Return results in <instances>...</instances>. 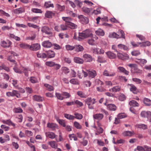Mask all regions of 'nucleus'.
I'll return each mask as SVG.
<instances>
[{
  "mask_svg": "<svg viewBox=\"0 0 151 151\" xmlns=\"http://www.w3.org/2000/svg\"><path fill=\"white\" fill-rule=\"evenodd\" d=\"M118 47L120 49H123L124 50H128V48L126 46L122 44H119Z\"/></svg>",
  "mask_w": 151,
  "mask_h": 151,
  "instance_id": "obj_37",
  "label": "nucleus"
},
{
  "mask_svg": "<svg viewBox=\"0 0 151 151\" xmlns=\"http://www.w3.org/2000/svg\"><path fill=\"white\" fill-rule=\"evenodd\" d=\"M85 38H86V37L84 34L83 31L81 33H79V35L78 39V40L80 41L81 39H83Z\"/></svg>",
  "mask_w": 151,
  "mask_h": 151,
  "instance_id": "obj_28",
  "label": "nucleus"
},
{
  "mask_svg": "<svg viewBox=\"0 0 151 151\" xmlns=\"http://www.w3.org/2000/svg\"><path fill=\"white\" fill-rule=\"evenodd\" d=\"M138 44H140V46L142 47L149 46L150 45V42L148 41L142 42V43H139Z\"/></svg>",
  "mask_w": 151,
  "mask_h": 151,
  "instance_id": "obj_34",
  "label": "nucleus"
},
{
  "mask_svg": "<svg viewBox=\"0 0 151 151\" xmlns=\"http://www.w3.org/2000/svg\"><path fill=\"white\" fill-rule=\"evenodd\" d=\"M44 86L47 88V90L49 91H53L54 90V88L53 87L49 84H45Z\"/></svg>",
  "mask_w": 151,
  "mask_h": 151,
  "instance_id": "obj_38",
  "label": "nucleus"
},
{
  "mask_svg": "<svg viewBox=\"0 0 151 151\" xmlns=\"http://www.w3.org/2000/svg\"><path fill=\"white\" fill-rule=\"evenodd\" d=\"M69 137L70 140H72L73 139V140L75 141H76L78 139L76 136L74 134H69Z\"/></svg>",
  "mask_w": 151,
  "mask_h": 151,
  "instance_id": "obj_57",
  "label": "nucleus"
},
{
  "mask_svg": "<svg viewBox=\"0 0 151 151\" xmlns=\"http://www.w3.org/2000/svg\"><path fill=\"white\" fill-rule=\"evenodd\" d=\"M68 25H69L70 26V27L71 29H76L77 27V25L71 22L70 23H69Z\"/></svg>",
  "mask_w": 151,
  "mask_h": 151,
  "instance_id": "obj_59",
  "label": "nucleus"
},
{
  "mask_svg": "<svg viewBox=\"0 0 151 151\" xmlns=\"http://www.w3.org/2000/svg\"><path fill=\"white\" fill-rule=\"evenodd\" d=\"M84 34L85 35L86 38L92 37L93 34L91 30L89 29H87L83 31Z\"/></svg>",
  "mask_w": 151,
  "mask_h": 151,
  "instance_id": "obj_10",
  "label": "nucleus"
},
{
  "mask_svg": "<svg viewBox=\"0 0 151 151\" xmlns=\"http://www.w3.org/2000/svg\"><path fill=\"white\" fill-rule=\"evenodd\" d=\"M42 45L45 47L50 48L52 46V44L49 41L47 40L43 42L42 43Z\"/></svg>",
  "mask_w": 151,
  "mask_h": 151,
  "instance_id": "obj_8",
  "label": "nucleus"
},
{
  "mask_svg": "<svg viewBox=\"0 0 151 151\" xmlns=\"http://www.w3.org/2000/svg\"><path fill=\"white\" fill-rule=\"evenodd\" d=\"M45 134L47 137L52 139H54L55 137L54 133L52 132H47Z\"/></svg>",
  "mask_w": 151,
  "mask_h": 151,
  "instance_id": "obj_16",
  "label": "nucleus"
},
{
  "mask_svg": "<svg viewBox=\"0 0 151 151\" xmlns=\"http://www.w3.org/2000/svg\"><path fill=\"white\" fill-rule=\"evenodd\" d=\"M74 104H75L79 106H82L83 105V103L78 100H76L74 101Z\"/></svg>",
  "mask_w": 151,
  "mask_h": 151,
  "instance_id": "obj_63",
  "label": "nucleus"
},
{
  "mask_svg": "<svg viewBox=\"0 0 151 151\" xmlns=\"http://www.w3.org/2000/svg\"><path fill=\"white\" fill-rule=\"evenodd\" d=\"M0 16H4L7 17H9L10 16V15L9 14L6 12L2 10H0Z\"/></svg>",
  "mask_w": 151,
  "mask_h": 151,
  "instance_id": "obj_44",
  "label": "nucleus"
},
{
  "mask_svg": "<svg viewBox=\"0 0 151 151\" xmlns=\"http://www.w3.org/2000/svg\"><path fill=\"white\" fill-rule=\"evenodd\" d=\"M75 50L76 51H81L83 50V47L80 45H76L75 46Z\"/></svg>",
  "mask_w": 151,
  "mask_h": 151,
  "instance_id": "obj_32",
  "label": "nucleus"
},
{
  "mask_svg": "<svg viewBox=\"0 0 151 151\" xmlns=\"http://www.w3.org/2000/svg\"><path fill=\"white\" fill-rule=\"evenodd\" d=\"M14 96H15L17 98H19L20 97V95L18 91H17L13 90Z\"/></svg>",
  "mask_w": 151,
  "mask_h": 151,
  "instance_id": "obj_54",
  "label": "nucleus"
},
{
  "mask_svg": "<svg viewBox=\"0 0 151 151\" xmlns=\"http://www.w3.org/2000/svg\"><path fill=\"white\" fill-rule=\"evenodd\" d=\"M74 60L75 62L79 64H82L84 61L83 59L80 57H74Z\"/></svg>",
  "mask_w": 151,
  "mask_h": 151,
  "instance_id": "obj_22",
  "label": "nucleus"
},
{
  "mask_svg": "<svg viewBox=\"0 0 151 151\" xmlns=\"http://www.w3.org/2000/svg\"><path fill=\"white\" fill-rule=\"evenodd\" d=\"M118 69L120 72L124 73L125 74L127 75L129 74V72L126 70L123 67L119 66L118 68Z\"/></svg>",
  "mask_w": 151,
  "mask_h": 151,
  "instance_id": "obj_27",
  "label": "nucleus"
},
{
  "mask_svg": "<svg viewBox=\"0 0 151 151\" xmlns=\"http://www.w3.org/2000/svg\"><path fill=\"white\" fill-rule=\"evenodd\" d=\"M64 115L65 118L70 120H73L75 118L74 116L68 114H65Z\"/></svg>",
  "mask_w": 151,
  "mask_h": 151,
  "instance_id": "obj_39",
  "label": "nucleus"
},
{
  "mask_svg": "<svg viewBox=\"0 0 151 151\" xmlns=\"http://www.w3.org/2000/svg\"><path fill=\"white\" fill-rule=\"evenodd\" d=\"M45 64L48 66L52 67L55 65V63L54 62L52 61H47L46 62Z\"/></svg>",
  "mask_w": 151,
  "mask_h": 151,
  "instance_id": "obj_51",
  "label": "nucleus"
},
{
  "mask_svg": "<svg viewBox=\"0 0 151 151\" xmlns=\"http://www.w3.org/2000/svg\"><path fill=\"white\" fill-rule=\"evenodd\" d=\"M121 90V87L119 86H115L109 90V91L113 92H119Z\"/></svg>",
  "mask_w": 151,
  "mask_h": 151,
  "instance_id": "obj_18",
  "label": "nucleus"
},
{
  "mask_svg": "<svg viewBox=\"0 0 151 151\" xmlns=\"http://www.w3.org/2000/svg\"><path fill=\"white\" fill-rule=\"evenodd\" d=\"M140 115L141 117L144 118L147 117L149 120L150 122H151V112L149 111H143L141 112Z\"/></svg>",
  "mask_w": 151,
  "mask_h": 151,
  "instance_id": "obj_3",
  "label": "nucleus"
},
{
  "mask_svg": "<svg viewBox=\"0 0 151 151\" xmlns=\"http://www.w3.org/2000/svg\"><path fill=\"white\" fill-rule=\"evenodd\" d=\"M80 21L83 24H86L88 22V19L86 17H84L83 15H81L78 16Z\"/></svg>",
  "mask_w": 151,
  "mask_h": 151,
  "instance_id": "obj_6",
  "label": "nucleus"
},
{
  "mask_svg": "<svg viewBox=\"0 0 151 151\" xmlns=\"http://www.w3.org/2000/svg\"><path fill=\"white\" fill-rule=\"evenodd\" d=\"M56 119L57 122L60 125L64 127H66L65 122L64 120L63 119H60L58 118H57Z\"/></svg>",
  "mask_w": 151,
  "mask_h": 151,
  "instance_id": "obj_26",
  "label": "nucleus"
},
{
  "mask_svg": "<svg viewBox=\"0 0 151 151\" xmlns=\"http://www.w3.org/2000/svg\"><path fill=\"white\" fill-rule=\"evenodd\" d=\"M41 31L42 32L48 35L52 34L51 29L47 26H45L42 27Z\"/></svg>",
  "mask_w": 151,
  "mask_h": 151,
  "instance_id": "obj_5",
  "label": "nucleus"
},
{
  "mask_svg": "<svg viewBox=\"0 0 151 151\" xmlns=\"http://www.w3.org/2000/svg\"><path fill=\"white\" fill-rule=\"evenodd\" d=\"M70 82L73 84H79V81L76 78L72 79L70 80Z\"/></svg>",
  "mask_w": 151,
  "mask_h": 151,
  "instance_id": "obj_35",
  "label": "nucleus"
},
{
  "mask_svg": "<svg viewBox=\"0 0 151 151\" xmlns=\"http://www.w3.org/2000/svg\"><path fill=\"white\" fill-rule=\"evenodd\" d=\"M73 125L77 129H81L82 128V126L77 122H74Z\"/></svg>",
  "mask_w": 151,
  "mask_h": 151,
  "instance_id": "obj_47",
  "label": "nucleus"
},
{
  "mask_svg": "<svg viewBox=\"0 0 151 151\" xmlns=\"http://www.w3.org/2000/svg\"><path fill=\"white\" fill-rule=\"evenodd\" d=\"M126 99V96L123 94H122L119 97V99L121 101H124Z\"/></svg>",
  "mask_w": 151,
  "mask_h": 151,
  "instance_id": "obj_61",
  "label": "nucleus"
},
{
  "mask_svg": "<svg viewBox=\"0 0 151 151\" xmlns=\"http://www.w3.org/2000/svg\"><path fill=\"white\" fill-rule=\"evenodd\" d=\"M31 10L33 12L35 13H41L42 12V11L41 9L37 8H32Z\"/></svg>",
  "mask_w": 151,
  "mask_h": 151,
  "instance_id": "obj_56",
  "label": "nucleus"
},
{
  "mask_svg": "<svg viewBox=\"0 0 151 151\" xmlns=\"http://www.w3.org/2000/svg\"><path fill=\"white\" fill-rule=\"evenodd\" d=\"M22 70H23L22 73H24L25 76H27L28 75V71H30V70L26 68H24V67L22 68Z\"/></svg>",
  "mask_w": 151,
  "mask_h": 151,
  "instance_id": "obj_48",
  "label": "nucleus"
},
{
  "mask_svg": "<svg viewBox=\"0 0 151 151\" xmlns=\"http://www.w3.org/2000/svg\"><path fill=\"white\" fill-rule=\"evenodd\" d=\"M13 69L14 70L15 72L17 73L20 74H22V70L19 69L16 66H15L13 68Z\"/></svg>",
  "mask_w": 151,
  "mask_h": 151,
  "instance_id": "obj_55",
  "label": "nucleus"
},
{
  "mask_svg": "<svg viewBox=\"0 0 151 151\" xmlns=\"http://www.w3.org/2000/svg\"><path fill=\"white\" fill-rule=\"evenodd\" d=\"M143 103L146 106H150L151 105V100L147 98H145L143 99Z\"/></svg>",
  "mask_w": 151,
  "mask_h": 151,
  "instance_id": "obj_20",
  "label": "nucleus"
},
{
  "mask_svg": "<svg viewBox=\"0 0 151 151\" xmlns=\"http://www.w3.org/2000/svg\"><path fill=\"white\" fill-rule=\"evenodd\" d=\"M57 8L60 11H62L65 9V6H61L59 4H57L56 5Z\"/></svg>",
  "mask_w": 151,
  "mask_h": 151,
  "instance_id": "obj_49",
  "label": "nucleus"
},
{
  "mask_svg": "<svg viewBox=\"0 0 151 151\" xmlns=\"http://www.w3.org/2000/svg\"><path fill=\"white\" fill-rule=\"evenodd\" d=\"M96 34L100 36H103L104 35V33L103 30L101 29H98L97 30L95 31Z\"/></svg>",
  "mask_w": 151,
  "mask_h": 151,
  "instance_id": "obj_25",
  "label": "nucleus"
},
{
  "mask_svg": "<svg viewBox=\"0 0 151 151\" xmlns=\"http://www.w3.org/2000/svg\"><path fill=\"white\" fill-rule=\"evenodd\" d=\"M85 137H84L83 138V141L80 142V143L83 146H86L88 145V141L87 140L84 139Z\"/></svg>",
  "mask_w": 151,
  "mask_h": 151,
  "instance_id": "obj_64",
  "label": "nucleus"
},
{
  "mask_svg": "<svg viewBox=\"0 0 151 151\" xmlns=\"http://www.w3.org/2000/svg\"><path fill=\"white\" fill-rule=\"evenodd\" d=\"M62 19L63 20L65 21L66 23H68L67 24L68 25L69 23H70L72 20V19L69 17H63Z\"/></svg>",
  "mask_w": 151,
  "mask_h": 151,
  "instance_id": "obj_33",
  "label": "nucleus"
},
{
  "mask_svg": "<svg viewBox=\"0 0 151 151\" xmlns=\"http://www.w3.org/2000/svg\"><path fill=\"white\" fill-rule=\"evenodd\" d=\"M122 134L124 136H131L132 134V133L130 131H125Z\"/></svg>",
  "mask_w": 151,
  "mask_h": 151,
  "instance_id": "obj_42",
  "label": "nucleus"
},
{
  "mask_svg": "<svg viewBox=\"0 0 151 151\" xmlns=\"http://www.w3.org/2000/svg\"><path fill=\"white\" fill-rule=\"evenodd\" d=\"M9 36V38L11 39H14L17 41H20L21 39L20 38L17 36H16L14 34L11 33H10Z\"/></svg>",
  "mask_w": 151,
  "mask_h": 151,
  "instance_id": "obj_23",
  "label": "nucleus"
},
{
  "mask_svg": "<svg viewBox=\"0 0 151 151\" xmlns=\"http://www.w3.org/2000/svg\"><path fill=\"white\" fill-rule=\"evenodd\" d=\"M48 144L51 147L54 148H56L57 147V144L55 142L51 141L48 142Z\"/></svg>",
  "mask_w": 151,
  "mask_h": 151,
  "instance_id": "obj_31",
  "label": "nucleus"
},
{
  "mask_svg": "<svg viewBox=\"0 0 151 151\" xmlns=\"http://www.w3.org/2000/svg\"><path fill=\"white\" fill-rule=\"evenodd\" d=\"M103 74L104 76H113L115 75V73H111L109 74L108 73V71L106 70H105L104 73Z\"/></svg>",
  "mask_w": 151,
  "mask_h": 151,
  "instance_id": "obj_46",
  "label": "nucleus"
},
{
  "mask_svg": "<svg viewBox=\"0 0 151 151\" xmlns=\"http://www.w3.org/2000/svg\"><path fill=\"white\" fill-rule=\"evenodd\" d=\"M128 66L131 68V72L134 74H141L142 73V70L139 69L137 68V65L135 64H131L128 65Z\"/></svg>",
  "mask_w": 151,
  "mask_h": 151,
  "instance_id": "obj_2",
  "label": "nucleus"
},
{
  "mask_svg": "<svg viewBox=\"0 0 151 151\" xmlns=\"http://www.w3.org/2000/svg\"><path fill=\"white\" fill-rule=\"evenodd\" d=\"M105 105L107 106V107L111 111H115L116 109V106L114 104H109L108 105H107L106 103L104 104Z\"/></svg>",
  "mask_w": 151,
  "mask_h": 151,
  "instance_id": "obj_12",
  "label": "nucleus"
},
{
  "mask_svg": "<svg viewBox=\"0 0 151 151\" xmlns=\"http://www.w3.org/2000/svg\"><path fill=\"white\" fill-rule=\"evenodd\" d=\"M47 57H54L55 53L52 50H48L47 52Z\"/></svg>",
  "mask_w": 151,
  "mask_h": 151,
  "instance_id": "obj_50",
  "label": "nucleus"
},
{
  "mask_svg": "<svg viewBox=\"0 0 151 151\" xmlns=\"http://www.w3.org/2000/svg\"><path fill=\"white\" fill-rule=\"evenodd\" d=\"M136 60L135 62L140 64L141 65H143L147 62V61L146 60L142 59H136Z\"/></svg>",
  "mask_w": 151,
  "mask_h": 151,
  "instance_id": "obj_21",
  "label": "nucleus"
},
{
  "mask_svg": "<svg viewBox=\"0 0 151 151\" xmlns=\"http://www.w3.org/2000/svg\"><path fill=\"white\" fill-rule=\"evenodd\" d=\"M20 47L22 48L30 50V45L26 43H22L19 44Z\"/></svg>",
  "mask_w": 151,
  "mask_h": 151,
  "instance_id": "obj_15",
  "label": "nucleus"
},
{
  "mask_svg": "<svg viewBox=\"0 0 151 151\" xmlns=\"http://www.w3.org/2000/svg\"><path fill=\"white\" fill-rule=\"evenodd\" d=\"M54 14H55L52 12L48 11L46 12L45 15V17L47 18H51Z\"/></svg>",
  "mask_w": 151,
  "mask_h": 151,
  "instance_id": "obj_17",
  "label": "nucleus"
},
{
  "mask_svg": "<svg viewBox=\"0 0 151 151\" xmlns=\"http://www.w3.org/2000/svg\"><path fill=\"white\" fill-rule=\"evenodd\" d=\"M33 98V99L38 102H42L44 100L43 98L42 97L40 96L37 95H35L34 96Z\"/></svg>",
  "mask_w": 151,
  "mask_h": 151,
  "instance_id": "obj_14",
  "label": "nucleus"
},
{
  "mask_svg": "<svg viewBox=\"0 0 151 151\" xmlns=\"http://www.w3.org/2000/svg\"><path fill=\"white\" fill-rule=\"evenodd\" d=\"M61 70L65 74L68 73L69 72V69L66 67H63L61 68Z\"/></svg>",
  "mask_w": 151,
  "mask_h": 151,
  "instance_id": "obj_52",
  "label": "nucleus"
},
{
  "mask_svg": "<svg viewBox=\"0 0 151 151\" xmlns=\"http://www.w3.org/2000/svg\"><path fill=\"white\" fill-rule=\"evenodd\" d=\"M129 105L132 106H138L139 104L134 100L131 101L129 103Z\"/></svg>",
  "mask_w": 151,
  "mask_h": 151,
  "instance_id": "obj_30",
  "label": "nucleus"
},
{
  "mask_svg": "<svg viewBox=\"0 0 151 151\" xmlns=\"http://www.w3.org/2000/svg\"><path fill=\"white\" fill-rule=\"evenodd\" d=\"M138 127L139 128L144 129H146L147 128V126L146 125L142 124H138Z\"/></svg>",
  "mask_w": 151,
  "mask_h": 151,
  "instance_id": "obj_60",
  "label": "nucleus"
},
{
  "mask_svg": "<svg viewBox=\"0 0 151 151\" xmlns=\"http://www.w3.org/2000/svg\"><path fill=\"white\" fill-rule=\"evenodd\" d=\"M74 115L75 116V118L77 119H81L83 118V116L81 114L75 112L74 113Z\"/></svg>",
  "mask_w": 151,
  "mask_h": 151,
  "instance_id": "obj_43",
  "label": "nucleus"
},
{
  "mask_svg": "<svg viewBox=\"0 0 151 151\" xmlns=\"http://www.w3.org/2000/svg\"><path fill=\"white\" fill-rule=\"evenodd\" d=\"M40 48V45L38 43H35L30 45V50L36 51L39 50Z\"/></svg>",
  "mask_w": 151,
  "mask_h": 151,
  "instance_id": "obj_7",
  "label": "nucleus"
},
{
  "mask_svg": "<svg viewBox=\"0 0 151 151\" xmlns=\"http://www.w3.org/2000/svg\"><path fill=\"white\" fill-rule=\"evenodd\" d=\"M103 117V114L101 113L96 114L93 115V119L99 120H101Z\"/></svg>",
  "mask_w": 151,
  "mask_h": 151,
  "instance_id": "obj_9",
  "label": "nucleus"
},
{
  "mask_svg": "<svg viewBox=\"0 0 151 151\" xmlns=\"http://www.w3.org/2000/svg\"><path fill=\"white\" fill-rule=\"evenodd\" d=\"M92 9L84 7L82 8V10L83 12L87 14H89L91 11H92Z\"/></svg>",
  "mask_w": 151,
  "mask_h": 151,
  "instance_id": "obj_36",
  "label": "nucleus"
},
{
  "mask_svg": "<svg viewBox=\"0 0 151 151\" xmlns=\"http://www.w3.org/2000/svg\"><path fill=\"white\" fill-rule=\"evenodd\" d=\"M77 94L81 98H85L87 97V95L81 91L77 92Z\"/></svg>",
  "mask_w": 151,
  "mask_h": 151,
  "instance_id": "obj_41",
  "label": "nucleus"
},
{
  "mask_svg": "<svg viewBox=\"0 0 151 151\" xmlns=\"http://www.w3.org/2000/svg\"><path fill=\"white\" fill-rule=\"evenodd\" d=\"M67 50H71L74 49L75 48V46H73L69 45H66L65 46Z\"/></svg>",
  "mask_w": 151,
  "mask_h": 151,
  "instance_id": "obj_58",
  "label": "nucleus"
},
{
  "mask_svg": "<svg viewBox=\"0 0 151 151\" xmlns=\"http://www.w3.org/2000/svg\"><path fill=\"white\" fill-rule=\"evenodd\" d=\"M2 122L3 123L7 124L8 125H12L14 127H15V124L13 123L10 119H8L6 120H3Z\"/></svg>",
  "mask_w": 151,
  "mask_h": 151,
  "instance_id": "obj_24",
  "label": "nucleus"
},
{
  "mask_svg": "<svg viewBox=\"0 0 151 151\" xmlns=\"http://www.w3.org/2000/svg\"><path fill=\"white\" fill-rule=\"evenodd\" d=\"M129 85L130 86V91L132 92L134 94H137V88L134 85L132 84H129Z\"/></svg>",
  "mask_w": 151,
  "mask_h": 151,
  "instance_id": "obj_19",
  "label": "nucleus"
},
{
  "mask_svg": "<svg viewBox=\"0 0 151 151\" xmlns=\"http://www.w3.org/2000/svg\"><path fill=\"white\" fill-rule=\"evenodd\" d=\"M55 96L58 99L60 100H63L64 98V97L62 95V94H61L59 93H56Z\"/></svg>",
  "mask_w": 151,
  "mask_h": 151,
  "instance_id": "obj_40",
  "label": "nucleus"
},
{
  "mask_svg": "<svg viewBox=\"0 0 151 151\" xmlns=\"http://www.w3.org/2000/svg\"><path fill=\"white\" fill-rule=\"evenodd\" d=\"M88 73L89 77L91 78H94L96 75V72L94 70H89Z\"/></svg>",
  "mask_w": 151,
  "mask_h": 151,
  "instance_id": "obj_13",
  "label": "nucleus"
},
{
  "mask_svg": "<svg viewBox=\"0 0 151 151\" xmlns=\"http://www.w3.org/2000/svg\"><path fill=\"white\" fill-rule=\"evenodd\" d=\"M47 127L51 129L52 130H54L57 128L58 126L57 124L53 123H48L47 124Z\"/></svg>",
  "mask_w": 151,
  "mask_h": 151,
  "instance_id": "obj_11",
  "label": "nucleus"
},
{
  "mask_svg": "<svg viewBox=\"0 0 151 151\" xmlns=\"http://www.w3.org/2000/svg\"><path fill=\"white\" fill-rule=\"evenodd\" d=\"M44 6L46 8L52 7H54V5L53 4L51 3L50 1H48L45 2Z\"/></svg>",
  "mask_w": 151,
  "mask_h": 151,
  "instance_id": "obj_29",
  "label": "nucleus"
},
{
  "mask_svg": "<svg viewBox=\"0 0 151 151\" xmlns=\"http://www.w3.org/2000/svg\"><path fill=\"white\" fill-rule=\"evenodd\" d=\"M13 111L15 113H20L22 112L23 110L20 107L15 108L13 109Z\"/></svg>",
  "mask_w": 151,
  "mask_h": 151,
  "instance_id": "obj_45",
  "label": "nucleus"
},
{
  "mask_svg": "<svg viewBox=\"0 0 151 151\" xmlns=\"http://www.w3.org/2000/svg\"><path fill=\"white\" fill-rule=\"evenodd\" d=\"M12 43L9 40H7L6 41L4 40L1 41L0 42L1 46L4 48H8L10 47Z\"/></svg>",
  "mask_w": 151,
  "mask_h": 151,
  "instance_id": "obj_4",
  "label": "nucleus"
},
{
  "mask_svg": "<svg viewBox=\"0 0 151 151\" xmlns=\"http://www.w3.org/2000/svg\"><path fill=\"white\" fill-rule=\"evenodd\" d=\"M29 81L32 83H36L37 82V79L35 77H31L29 79Z\"/></svg>",
  "mask_w": 151,
  "mask_h": 151,
  "instance_id": "obj_53",
  "label": "nucleus"
},
{
  "mask_svg": "<svg viewBox=\"0 0 151 151\" xmlns=\"http://www.w3.org/2000/svg\"><path fill=\"white\" fill-rule=\"evenodd\" d=\"M62 95L65 96V98H69L71 96L69 93L65 92H63L62 93Z\"/></svg>",
  "mask_w": 151,
  "mask_h": 151,
  "instance_id": "obj_62",
  "label": "nucleus"
},
{
  "mask_svg": "<svg viewBox=\"0 0 151 151\" xmlns=\"http://www.w3.org/2000/svg\"><path fill=\"white\" fill-rule=\"evenodd\" d=\"M85 102L88 105V108L90 109H92L94 108L93 104L96 102V101L95 99L89 97L86 100Z\"/></svg>",
  "mask_w": 151,
  "mask_h": 151,
  "instance_id": "obj_1",
  "label": "nucleus"
}]
</instances>
